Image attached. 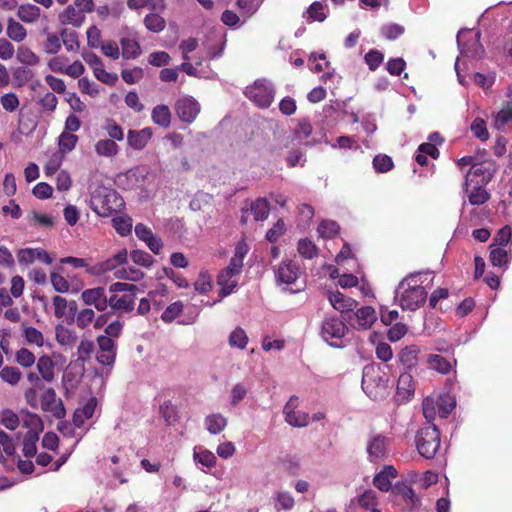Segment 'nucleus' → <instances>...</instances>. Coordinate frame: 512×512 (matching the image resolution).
I'll return each instance as SVG.
<instances>
[{
    "mask_svg": "<svg viewBox=\"0 0 512 512\" xmlns=\"http://www.w3.org/2000/svg\"><path fill=\"white\" fill-rule=\"evenodd\" d=\"M108 306L120 313L131 312L135 306V294L127 293L121 296L113 294L109 297Z\"/></svg>",
    "mask_w": 512,
    "mask_h": 512,
    "instance_id": "25",
    "label": "nucleus"
},
{
    "mask_svg": "<svg viewBox=\"0 0 512 512\" xmlns=\"http://www.w3.org/2000/svg\"><path fill=\"white\" fill-rule=\"evenodd\" d=\"M348 332L347 324L337 317H325L322 321L320 335L332 347L345 346V337Z\"/></svg>",
    "mask_w": 512,
    "mask_h": 512,
    "instance_id": "6",
    "label": "nucleus"
},
{
    "mask_svg": "<svg viewBox=\"0 0 512 512\" xmlns=\"http://www.w3.org/2000/svg\"><path fill=\"white\" fill-rule=\"evenodd\" d=\"M509 122H512V104L507 105L494 116L493 126L497 130H504Z\"/></svg>",
    "mask_w": 512,
    "mask_h": 512,
    "instance_id": "52",
    "label": "nucleus"
},
{
    "mask_svg": "<svg viewBox=\"0 0 512 512\" xmlns=\"http://www.w3.org/2000/svg\"><path fill=\"white\" fill-rule=\"evenodd\" d=\"M95 320V312L90 308L81 309L75 316V323L80 329H85Z\"/></svg>",
    "mask_w": 512,
    "mask_h": 512,
    "instance_id": "64",
    "label": "nucleus"
},
{
    "mask_svg": "<svg viewBox=\"0 0 512 512\" xmlns=\"http://www.w3.org/2000/svg\"><path fill=\"white\" fill-rule=\"evenodd\" d=\"M61 42L65 46L66 50L69 52H76L80 48V43L78 40V34L75 31H69L67 29H62L60 31Z\"/></svg>",
    "mask_w": 512,
    "mask_h": 512,
    "instance_id": "49",
    "label": "nucleus"
},
{
    "mask_svg": "<svg viewBox=\"0 0 512 512\" xmlns=\"http://www.w3.org/2000/svg\"><path fill=\"white\" fill-rule=\"evenodd\" d=\"M419 351L420 349L416 345L406 346L399 353L401 363L409 368L414 367L417 364Z\"/></svg>",
    "mask_w": 512,
    "mask_h": 512,
    "instance_id": "45",
    "label": "nucleus"
},
{
    "mask_svg": "<svg viewBox=\"0 0 512 512\" xmlns=\"http://www.w3.org/2000/svg\"><path fill=\"white\" fill-rule=\"evenodd\" d=\"M113 227L121 236H127L131 233L133 227L132 218L127 215H118L112 219Z\"/></svg>",
    "mask_w": 512,
    "mask_h": 512,
    "instance_id": "48",
    "label": "nucleus"
},
{
    "mask_svg": "<svg viewBox=\"0 0 512 512\" xmlns=\"http://www.w3.org/2000/svg\"><path fill=\"white\" fill-rule=\"evenodd\" d=\"M493 173L494 171L490 164H472L465 176L466 186L472 185L473 183L477 185H487L492 179Z\"/></svg>",
    "mask_w": 512,
    "mask_h": 512,
    "instance_id": "16",
    "label": "nucleus"
},
{
    "mask_svg": "<svg viewBox=\"0 0 512 512\" xmlns=\"http://www.w3.org/2000/svg\"><path fill=\"white\" fill-rule=\"evenodd\" d=\"M414 392L415 385L412 375L408 372L400 374L396 387V402L399 404L408 402L414 396Z\"/></svg>",
    "mask_w": 512,
    "mask_h": 512,
    "instance_id": "18",
    "label": "nucleus"
},
{
    "mask_svg": "<svg viewBox=\"0 0 512 512\" xmlns=\"http://www.w3.org/2000/svg\"><path fill=\"white\" fill-rule=\"evenodd\" d=\"M151 118L154 124L168 128L171 123V112L166 105H157L153 108Z\"/></svg>",
    "mask_w": 512,
    "mask_h": 512,
    "instance_id": "35",
    "label": "nucleus"
},
{
    "mask_svg": "<svg viewBox=\"0 0 512 512\" xmlns=\"http://www.w3.org/2000/svg\"><path fill=\"white\" fill-rule=\"evenodd\" d=\"M228 342L232 348L244 349L248 343V336L241 327H237L230 333Z\"/></svg>",
    "mask_w": 512,
    "mask_h": 512,
    "instance_id": "54",
    "label": "nucleus"
},
{
    "mask_svg": "<svg viewBox=\"0 0 512 512\" xmlns=\"http://www.w3.org/2000/svg\"><path fill=\"white\" fill-rule=\"evenodd\" d=\"M16 59L26 66H36L40 62L39 56L25 45H20L16 50Z\"/></svg>",
    "mask_w": 512,
    "mask_h": 512,
    "instance_id": "37",
    "label": "nucleus"
},
{
    "mask_svg": "<svg viewBox=\"0 0 512 512\" xmlns=\"http://www.w3.org/2000/svg\"><path fill=\"white\" fill-rule=\"evenodd\" d=\"M153 136V130L150 127H145L140 130H128L127 144L134 150L144 149Z\"/></svg>",
    "mask_w": 512,
    "mask_h": 512,
    "instance_id": "19",
    "label": "nucleus"
},
{
    "mask_svg": "<svg viewBox=\"0 0 512 512\" xmlns=\"http://www.w3.org/2000/svg\"><path fill=\"white\" fill-rule=\"evenodd\" d=\"M485 186L486 185H477L474 183L466 186V182H464L463 191L471 205H482L489 200L490 195L485 189Z\"/></svg>",
    "mask_w": 512,
    "mask_h": 512,
    "instance_id": "23",
    "label": "nucleus"
},
{
    "mask_svg": "<svg viewBox=\"0 0 512 512\" xmlns=\"http://www.w3.org/2000/svg\"><path fill=\"white\" fill-rule=\"evenodd\" d=\"M6 33L15 42H22L27 37L26 28L12 18L8 20Z\"/></svg>",
    "mask_w": 512,
    "mask_h": 512,
    "instance_id": "38",
    "label": "nucleus"
},
{
    "mask_svg": "<svg viewBox=\"0 0 512 512\" xmlns=\"http://www.w3.org/2000/svg\"><path fill=\"white\" fill-rule=\"evenodd\" d=\"M43 34L46 36L42 48L47 54H57L62 47L60 33L49 32L47 28L43 30Z\"/></svg>",
    "mask_w": 512,
    "mask_h": 512,
    "instance_id": "34",
    "label": "nucleus"
},
{
    "mask_svg": "<svg viewBox=\"0 0 512 512\" xmlns=\"http://www.w3.org/2000/svg\"><path fill=\"white\" fill-rule=\"evenodd\" d=\"M167 293V288L163 284H160L156 287V289L149 291L148 296L151 299V304L156 309L162 308L165 304Z\"/></svg>",
    "mask_w": 512,
    "mask_h": 512,
    "instance_id": "58",
    "label": "nucleus"
},
{
    "mask_svg": "<svg viewBox=\"0 0 512 512\" xmlns=\"http://www.w3.org/2000/svg\"><path fill=\"white\" fill-rule=\"evenodd\" d=\"M175 111L181 121L191 124L200 112V104L192 96H182L175 103Z\"/></svg>",
    "mask_w": 512,
    "mask_h": 512,
    "instance_id": "13",
    "label": "nucleus"
},
{
    "mask_svg": "<svg viewBox=\"0 0 512 512\" xmlns=\"http://www.w3.org/2000/svg\"><path fill=\"white\" fill-rule=\"evenodd\" d=\"M40 407L57 419L65 417L66 410L63 401L57 397L53 388H46L40 396Z\"/></svg>",
    "mask_w": 512,
    "mask_h": 512,
    "instance_id": "11",
    "label": "nucleus"
},
{
    "mask_svg": "<svg viewBox=\"0 0 512 512\" xmlns=\"http://www.w3.org/2000/svg\"><path fill=\"white\" fill-rule=\"evenodd\" d=\"M362 389L370 399L383 400L389 394L388 380L381 375L378 368L366 366L363 369Z\"/></svg>",
    "mask_w": 512,
    "mask_h": 512,
    "instance_id": "4",
    "label": "nucleus"
},
{
    "mask_svg": "<svg viewBox=\"0 0 512 512\" xmlns=\"http://www.w3.org/2000/svg\"><path fill=\"white\" fill-rule=\"evenodd\" d=\"M85 15L82 9H77L73 5H69L63 12L59 14V21L63 25H72L80 27L84 22Z\"/></svg>",
    "mask_w": 512,
    "mask_h": 512,
    "instance_id": "26",
    "label": "nucleus"
},
{
    "mask_svg": "<svg viewBox=\"0 0 512 512\" xmlns=\"http://www.w3.org/2000/svg\"><path fill=\"white\" fill-rule=\"evenodd\" d=\"M84 61L91 67L97 80L107 85H114L118 77L114 73L107 72L99 56L93 52H83Z\"/></svg>",
    "mask_w": 512,
    "mask_h": 512,
    "instance_id": "12",
    "label": "nucleus"
},
{
    "mask_svg": "<svg viewBox=\"0 0 512 512\" xmlns=\"http://www.w3.org/2000/svg\"><path fill=\"white\" fill-rule=\"evenodd\" d=\"M438 404V415L441 418H446L455 408L456 401L450 395H442L435 397Z\"/></svg>",
    "mask_w": 512,
    "mask_h": 512,
    "instance_id": "51",
    "label": "nucleus"
},
{
    "mask_svg": "<svg viewBox=\"0 0 512 512\" xmlns=\"http://www.w3.org/2000/svg\"><path fill=\"white\" fill-rule=\"evenodd\" d=\"M122 56L126 59H134L141 53L139 43L131 38L121 39Z\"/></svg>",
    "mask_w": 512,
    "mask_h": 512,
    "instance_id": "47",
    "label": "nucleus"
},
{
    "mask_svg": "<svg viewBox=\"0 0 512 512\" xmlns=\"http://www.w3.org/2000/svg\"><path fill=\"white\" fill-rule=\"evenodd\" d=\"M457 44L460 55L463 57H481L484 49L480 43V33L471 30H461L457 35Z\"/></svg>",
    "mask_w": 512,
    "mask_h": 512,
    "instance_id": "8",
    "label": "nucleus"
},
{
    "mask_svg": "<svg viewBox=\"0 0 512 512\" xmlns=\"http://www.w3.org/2000/svg\"><path fill=\"white\" fill-rule=\"evenodd\" d=\"M65 159V155L62 152L54 151L48 158L45 166L44 172L47 177L54 175L60 169L63 161Z\"/></svg>",
    "mask_w": 512,
    "mask_h": 512,
    "instance_id": "46",
    "label": "nucleus"
},
{
    "mask_svg": "<svg viewBox=\"0 0 512 512\" xmlns=\"http://www.w3.org/2000/svg\"><path fill=\"white\" fill-rule=\"evenodd\" d=\"M0 378L4 382L14 386L22 379V373L17 367L5 366L0 371Z\"/></svg>",
    "mask_w": 512,
    "mask_h": 512,
    "instance_id": "55",
    "label": "nucleus"
},
{
    "mask_svg": "<svg viewBox=\"0 0 512 512\" xmlns=\"http://www.w3.org/2000/svg\"><path fill=\"white\" fill-rule=\"evenodd\" d=\"M22 336L28 345H34L38 348L47 345L44 334L33 326H29L25 323L21 325Z\"/></svg>",
    "mask_w": 512,
    "mask_h": 512,
    "instance_id": "29",
    "label": "nucleus"
},
{
    "mask_svg": "<svg viewBox=\"0 0 512 512\" xmlns=\"http://www.w3.org/2000/svg\"><path fill=\"white\" fill-rule=\"evenodd\" d=\"M193 458L196 464L206 468H212L216 464V456L202 446H197L193 450Z\"/></svg>",
    "mask_w": 512,
    "mask_h": 512,
    "instance_id": "36",
    "label": "nucleus"
},
{
    "mask_svg": "<svg viewBox=\"0 0 512 512\" xmlns=\"http://www.w3.org/2000/svg\"><path fill=\"white\" fill-rule=\"evenodd\" d=\"M78 143V136L75 134H68V132H62L58 137V151L66 154L70 153L76 147Z\"/></svg>",
    "mask_w": 512,
    "mask_h": 512,
    "instance_id": "41",
    "label": "nucleus"
},
{
    "mask_svg": "<svg viewBox=\"0 0 512 512\" xmlns=\"http://www.w3.org/2000/svg\"><path fill=\"white\" fill-rule=\"evenodd\" d=\"M427 363L429 365V368H431L439 373L446 374L456 364V360L453 359V361H450L441 355L430 354L427 357Z\"/></svg>",
    "mask_w": 512,
    "mask_h": 512,
    "instance_id": "33",
    "label": "nucleus"
},
{
    "mask_svg": "<svg viewBox=\"0 0 512 512\" xmlns=\"http://www.w3.org/2000/svg\"><path fill=\"white\" fill-rule=\"evenodd\" d=\"M91 209L100 216L106 217L119 211L123 205V198L111 188L97 187L91 195Z\"/></svg>",
    "mask_w": 512,
    "mask_h": 512,
    "instance_id": "3",
    "label": "nucleus"
},
{
    "mask_svg": "<svg viewBox=\"0 0 512 512\" xmlns=\"http://www.w3.org/2000/svg\"><path fill=\"white\" fill-rule=\"evenodd\" d=\"M423 274L413 273L404 278L395 291V299L403 310L416 311L426 301Z\"/></svg>",
    "mask_w": 512,
    "mask_h": 512,
    "instance_id": "1",
    "label": "nucleus"
},
{
    "mask_svg": "<svg viewBox=\"0 0 512 512\" xmlns=\"http://www.w3.org/2000/svg\"><path fill=\"white\" fill-rule=\"evenodd\" d=\"M250 212L256 221H263L269 215V203L264 198H258L252 202Z\"/></svg>",
    "mask_w": 512,
    "mask_h": 512,
    "instance_id": "44",
    "label": "nucleus"
},
{
    "mask_svg": "<svg viewBox=\"0 0 512 512\" xmlns=\"http://www.w3.org/2000/svg\"><path fill=\"white\" fill-rule=\"evenodd\" d=\"M312 133V126L311 124L306 121H300L295 129V138L300 142L304 143L306 145H312L313 143L308 141L307 139L310 137Z\"/></svg>",
    "mask_w": 512,
    "mask_h": 512,
    "instance_id": "62",
    "label": "nucleus"
},
{
    "mask_svg": "<svg viewBox=\"0 0 512 512\" xmlns=\"http://www.w3.org/2000/svg\"><path fill=\"white\" fill-rule=\"evenodd\" d=\"M127 258L128 251L127 249L122 248L107 260L88 268L87 271L92 275H101L110 271H114L115 273L116 270L121 268V265L127 262Z\"/></svg>",
    "mask_w": 512,
    "mask_h": 512,
    "instance_id": "14",
    "label": "nucleus"
},
{
    "mask_svg": "<svg viewBox=\"0 0 512 512\" xmlns=\"http://www.w3.org/2000/svg\"><path fill=\"white\" fill-rule=\"evenodd\" d=\"M490 262L494 267L507 269L509 264V254L507 250L502 247H491Z\"/></svg>",
    "mask_w": 512,
    "mask_h": 512,
    "instance_id": "39",
    "label": "nucleus"
},
{
    "mask_svg": "<svg viewBox=\"0 0 512 512\" xmlns=\"http://www.w3.org/2000/svg\"><path fill=\"white\" fill-rule=\"evenodd\" d=\"M135 234L140 240L145 242V244L153 253H160L163 247V243L159 237L153 234L151 229L143 224H137L135 226Z\"/></svg>",
    "mask_w": 512,
    "mask_h": 512,
    "instance_id": "20",
    "label": "nucleus"
},
{
    "mask_svg": "<svg viewBox=\"0 0 512 512\" xmlns=\"http://www.w3.org/2000/svg\"><path fill=\"white\" fill-rule=\"evenodd\" d=\"M15 454L14 440L4 431L0 430V462L6 460V457Z\"/></svg>",
    "mask_w": 512,
    "mask_h": 512,
    "instance_id": "40",
    "label": "nucleus"
},
{
    "mask_svg": "<svg viewBox=\"0 0 512 512\" xmlns=\"http://www.w3.org/2000/svg\"><path fill=\"white\" fill-rule=\"evenodd\" d=\"M82 301L89 306H94L98 311H105L109 305V298L103 287L86 289L81 293Z\"/></svg>",
    "mask_w": 512,
    "mask_h": 512,
    "instance_id": "17",
    "label": "nucleus"
},
{
    "mask_svg": "<svg viewBox=\"0 0 512 512\" xmlns=\"http://www.w3.org/2000/svg\"><path fill=\"white\" fill-rule=\"evenodd\" d=\"M278 284L290 285L296 282L301 274L298 263L294 260H283L275 269Z\"/></svg>",
    "mask_w": 512,
    "mask_h": 512,
    "instance_id": "15",
    "label": "nucleus"
},
{
    "mask_svg": "<svg viewBox=\"0 0 512 512\" xmlns=\"http://www.w3.org/2000/svg\"><path fill=\"white\" fill-rule=\"evenodd\" d=\"M248 251V245L244 242H239L235 247L228 266L219 272L217 283L221 287L222 295L227 296L231 294L237 287L243 261Z\"/></svg>",
    "mask_w": 512,
    "mask_h": 512,
    "instance_id": "2",
    "label": "nucleus"
},
{
    "mask_svg": "<svg viewBox=\"0 0 512 512\" xmlns=\"http://www.w3.org/2000/svg\"><path fill=\"white\" fill-rule=\"evenodd\" d=\"M282 467L288 474L296 476L302 470V459L296 455L286 456L282 460Z\"/></svg>",
    "mask_w": 512,
    "mask_h": 512,
    "instance_id": "50",
    "label": "nucleus"
},
{
    "mask_svg": "<svg viewBox=\"0 0 512 512\" xmlns=\"http://www.w3.org/2000/svg\"><path fill=\"white\" fill-rule=\"evenodd\" d=\"M143 272L135 267L129 266V267H121L120 269L116 270L114 273V276L117 279H123V280H129V281H139L143 277Z\"/></svg>",
    "mask_w": 512,
    "mask_h": 512,
    "instance_id": "57",
    "label": "nucleus"
},
{
    "mask_svg": "<svg viewBox=\"0 0 512 512\" xmlns=\"http://www.w3.org/2000/svg\"><path fill=\"white\" fill-rule=\"evenodd\" d=\"M415 443L419 454L431 459L435 456L440 447V433L432 423L424 424L417 432Z\"/></svg>",
    "mask_w": 512,
    "mask_h": 512,
    "instance_id": "5",
    "label": "nucleus"
},
{
    "mask_svg": "<svg viewBox=\"0 0 512 512\" xmlns=\"http://www.w3.org/2000/svg\"><path fill=\"white\" fill-rule=\"evenodd\" d=\"M348 324L357 330H368L377 321V314L373 307L363 306L345 319Z\"/></svg>",
    "mask_w": 512,
    "mask_h": 512,
    "instance_id": "10",
    "label": "nucleus"
},
{
    "mask_svg": "<svg viewBox=\"0 0 512 512\" xmlns=\"http://www.w3.org/2000/svg\"><path fill=\"white\" fill-rule=\"evenodd\" d=\"M14 361L22 368H31L36 364V356L26 347H22L15 352Z\"/></svg>",
    "mask_w": 512,
    "mask_h": 512,
    "instance_id": "42",
    "label": "nucleus"
},
{
    "mask_svg": "<svg viewBox=\"0 0 512 512\" xmlns=\"http://www.w3.org/2000/svg\"><path fill=\"white\" fill-rule=\"evenodd\" d=\"M204 425L210 434L217 435L227 426V418L220 413H212L205 417Z\"/></svg>",
    "mask_w": 512,
    "mask_h": 512,
    "instance_id": "30",
    "label": "nucleus"
},
{
    "mask_svg": "<svg viewBox=\"0 0 512 512\" xmlns=\"http://www.w3.org/2000/svg\"><path fill=\"white\" fill-rule=\"evenodd\" d=\"M470 130L472 134L481 141H487L489 139L487 125L482 118H475L470 125Z\"/></svg>",
    "mask_w": 512,
    "mask_h": 512,
    "instance_id": "60",
    "label": "nucleus"
},
{
    "mask_svg": "<svg viewBox=\"0 0 512 512\" xmlns=\"http://www.w3.org/2000/svg\"><path fill=\"white\" fill-rule=\"evenodd\" d=\"M30 222L33 225L49 228V227H53L54 226V224L56 222V219H55L54 216H52L50 214H46V213H42V212H38V211H33L30 214Z\"/></svg>",
    "mask_w": 512,
    "mask_h": 512,
    "instance_id": "59",
    "label": "nucleus"
},
{
    "mask_svg": "<svg viewBox=\"0 0 512 512\" xmlns=\"http://www.w3.org/2000/svg\"><path fill=\"white\" fill-rule=\"evenodd\" d=\"M55 362L49 355H41L36 361V368L41 378L50 383L55 378Z\"/></svg>",
    "mask_w": 512,
    "mask_h": 512,
    "instance_id": "28",
    "label": "nucleus"
},
{
    "mask_svg": "<svg viewBox=\"0 0 512 512\" xmlns=\"http://www.w3.org/2000/svg\"><path fill=\"white\" fill-rule=\"evenodd\" d=\"M391 438L381 433H371L367 439L366 452L370 462H378L389 454Z\"/></svg>",
    "mask_w": 512,
    "mask_h": 512,
    "instance_id": "9",
    "label": "nucleus"
},
{
    "mask_svg": "<svg viewBox=\"0 0 512 512\" xmlns=\"http://www.w3.org/2000/svg\"><path fill=\"white\" fill-rule=\"evenodd\" d=\"M328 300L332 307L340 313L352 312L357 306V302L354 299L339 291L329 292Z\"/></svg>",
    "mask_w": 512,
    "mask_h": 512,
    "instance_id": "22",
    "label": "nucleus"
},
{
    "mask_svg": "<svg viewBox=\"0 0 512 512\" xmlns=\"http://www.w3.org/2000/svg\"><path fill=\"white\" fill-rule=\"evenodd\" d=\"M397 477V470L391 466H384L373 479V484L380 491L387 492L392 486V481Z\"/></svg>",
    "mask_w": 512,
    "mask_h": 512,
    "instance_id": "24",
    "label": "nucleus"
},
{
    "mask_svg": "<svg viewBox=\"0 0 512 512\" xmlns=\"http://www.w3.org/2000/svg\"><path fill=\"white\" fill-rule=\"evenodd\" d=\"M423 415L431 423L438 414V404L435 397H426L422 403Z\"/></svg>",
    "mask_w": 512,
    "mask_h": 512,
    "instance_id": "61",
    "label": "nucleus"
},
{
    "mask_svg": "<svg viewBox=\"0 0 512 512\" xmlns=\"http://www.w3.org/2000/svg\"><path fill=\"white\" fill-rule=\"evenodd\" d=\"M55 338L59 345L69 348L73 347L77 341L76 332L61 324L55 327Z\"/></svg>",
    "mask_w": 512,
    "mask_h": 512,
    "instance_id": "32",
    "label": "nucleus"
},
{
    "mask_svg": "<svg viewBox=\"0 0 512 512\" xmlns=\"http://www.w3.org/2000/svg\"><path fill=\"white\" fill-rule=\"evenodd\" d=\"M103 129L113 141H122L124 139V131L113 119H107L103 125Z\"/></svg>",
    "mask_w": 512,
    "mask_h": 512,
    "instance_id": "63",
    "label": "nucleus"
},
{
    "mask_svg": "<svg viewBox=\"0 0 512 512\" xmlns=\"http://www.w3.org/2000/svg\"><path fill=\"white\" fill-rule=\"evenodd\" d=\"M18 18L27 24H34L41 18V9L34 4H23L17 10Z\"/></svg>",
    "mask_w": 512,
    "mask_h": 512,
    "instance_id": "31",
    "label": "nucleus"
},
{
    "mask_svg": "<svg viewBox=\"0 0 512 512\" xmlns=\"http://www.w3.org/2000/svg\"><path fill=\"white\" fill-rule=\"evenodd\" d=\"M119 151L118 145L111 139H102L95 144V152L99 156L113 157Z\"/></svg>",
    "mask_w": 512,
    "mask_h": 512,
    "instance_id": "43",
    "label": "nucleus"
},
{
    "mask_svg": "<svg viewBox=\"0 0 512 512\" xmlns=\"http://www.w3.org/2000/svg\"><path fill=\"white\" fill-rule=\"evenodd\" d=\"M20 420L21 417L10 409H4L0 412V424L9 430H15L19 426Z\"/></svg>",
    "mask_w": 512,
    "mask_h": 512,
    "instance_id": "56",
    "label": "nucleus"
},
{
    "mask_svg": "<svg viewBox=\"0 0 512 512\" xmlns=\"http://www.w3.org/2000/svg\"><path fill=\"white\" fill-rule=\"evenodd\" d=\"M245 95L256 106L267 108L274 100L275 89L270 81L258 79L252 85L246 87Z\"/></svg>",
    "mask_w": 512,
    "mask_h": 512,
    "instance_id": "7",
    "label": "nucleus"
},
{
    "mask_svg": "<svg viewBox=\"0 0 512 512\" xmlns=\"http://www.w3.org/2000/svg\"><path fill=\"white\" fill-rule=\"evenodd\" d=\"M144 24L149 31L159 33L162 30H164L166 26V21L159 14L151 13L146 15V17L144 18Z\"/></svg>",
    "mask_w": 512,
    "mask_h": 512,
    "instance_id": "53",
    "label": "nucleus"
},
{
    "mask_svg": "<svg viewBox=\"0 0 512 512\" xmlns=\"http://www.w3.org/2000/svg\"><path fill=\"white\" fill-rule=\"evenodd\" d=\"M97 406L95 397L89 398L82 406L78 407L73 414V424L77 428L84 426L85 422L92 418Z\"/></svg>",
    "mask_w": 512,
    "mask_h": 512,
    "instance_id": "21",
    "label": "nucleus"
},
{
    "mask_svg": "<svg viewBox=\"0 0 512 512\" xmlns=\"http://www.w3.org/2000/svg\"><path fill=\"white\" fill-rule=\"evenodd\" d=\"M20 417L23 427L28 429L26 434L39 436L40 433L43 431V421L37 414L27 410H22L20 413Z\"/></svg>",
    "mask_w": 512,
    "mask_h": 512,
    "instance_id": "27",
    "label": "nucleus"
}]
</instances>
